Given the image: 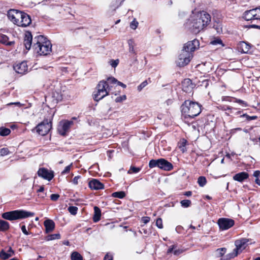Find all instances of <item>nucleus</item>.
<instances>
[{
    "mask_svg": "<svg viewBox=\"0 0 260 260\" xmlns=\"http://www.w3.org/2000/svg\"><path fill=\"white\" fill-rule=\"evenodd\" d=\"M210 21V15L203 11L191 16L184 24V26L193 33L198 34L203 30Z\"/></svg>",
    "mask_w": 260,
    "mask_h": 260,
    "instance_id": "f257e3e1",
    "label": "nucleus"
},
{
    "mask_svg": "<svg viewBox=\"0 0 260 260\" xmlns=\"http://www.w3.org/2000/svg\"><path fill=\"white\" fill-rule=\"evenodd\" d=\"M32 48L39 54L47 55L52 51V44L44 36L39 35L34 38Z\"/></svg>",
    "mask_w": 260,
    "mask_h": 260,
    "instance_id": "f03ea898",
    "label": "nucleus"
},
{
    "mask_svg": "<svg viewBox=\"0 0 260 260\" xmlns=\"http://www.w3.org/2000/svg\"><path fill=\"white\" fill-rule=\"evenodd\" d=\"M202 106L198 103L189 100L185 101L181 105V112L185 118H193L198 116L202 111Z\"/></svg>",
    "mask_w": 260,
    "mask_h": 260,
    "instance_id": "7ed1b4c3",
    "label": "nucleus"
},
{
    "mask_svg": "<svg viewBox=\"0 0 260 260\" xmlns=\"http://www.w3.org/2000/svg\"><path fill=\"white\" fill-rule=\"evenodd\" d=\"M34 215V212L23 210H16L3 213L2 217L6 220L12 221L32 217Z\"/></svg>",
    "mask_w": 260,
    "mask_h": 260,
    "instance_id": "20e7f679",
    "label": "nucleus"
},
{
    "mask_svg": "<svg viewBox=\"0 0 260 260\" xmlns=\"http://www.w3.org/2000/svg\"><path fill=\"white\" fill-rule=\"evenodd\" d=\"M96 89L97 91L93 94V99L99 101L109 94L110 88L106 81L102 80L98 84Z\"/></svg>",
    "mask_w": 260,
    "mask_h": 260,
    "instance_id": "39448f33",
    "label": "nucleus"
},
{
    "mask_svg": "<svg viewBox=\"0 0 260 260\" xmlns=\"http://www.w3.org/2000/svg\"><path fill=\"white\" fill-rule=\"evenodd\" d=\"M249 240L246 238H242L235 241V245L236 248L233 250V252L229 253L226 256V259H231L238 255L248 246V242Z\"/></svg>",
    "mask_w": 260,
    "mask_h": 260,
    "instance_id": "423d86ee",
    "label": "nucleus"
},
{
    "mask_svg": "<svg viewBox=\"0 0 260 260\" xmlns=\"http://www.w3.org/2000/svg\"><path fill=\"white\" fill-rule=\"evenodd\" d=\"M149 167L150 168L158 167L166 171H171L173 168V165L164 158L150 160L149 162Z\"/></svg>",
    "mask_w": 260,
    "mask_h": 260,
    "instance_id": "0eeeda50",
    "label": "nucleus"
},
{
    "mask_svg": "<svg viewBox=\"0 0 260 260\" xmlns=\"http://www.w3.org/2000/svg\"><path fill=\"white\" fill-rule=\"evenodd\" d=\"M192 57V53L188 52L182 49L177 61L178 66L180 67L185 66L190 61Z\"/></svg>",
    "mask_w": 260,
    "mask_h": 260,
    "instance_id": "6e6552de",
    "label": "nucleus"
},
{
    "mask_svg": "<svg viewBox=\"0 0 260 260\" xmlns=\"http://www.w3.org/2000/svg\"><path fill=\"white\" fill-rule=\"evenodd\" d=\"M51 128V122L45 119L39 123L36 127L37 132L40 135L45 136L48 133Z\"/></svg>",
    "mask_w": 260,
    "mask_h": 260,
    "instance_id": "1a4fd4ad",
    "label": "nucleus"
},
{
    "mask_svg": "<svg viewBox=\"0 0 260 260\" xmlns=\"http://www.w3.org/2000/svg\"><path fill=\"white\" fill-rule=\"evenodd\" d=\"M73 123V121L72 120H65L60 122L58 126V131L59 134L63 136H66Z\"/></svg>",
    "mask_w": 260,
    "mask_h": 260,
    "instance_id": "9d476101",
    "label": "nucleus"
},
{
    "mask_svg": "<svg viewBox=\"0 0 260 260\" xmlns=\"http://www.w3.org/2000/svg\"><path fill=\"white\" fill-rule=\"evenodd\" d=\"M218 224L220 229L222 230H228L234 225V220L226 218H221L218 220Z\"/></svg>",
    "mask_w": 260,
    "mask_h": 260,
    "instance_id": "9b49d317",
    "label": "nucleus"
},
{
    "mask_svg": "<svg viewBox=\"0 0 260 260\" xmlns=\"http://www.w3.org/2000/svg\"><path fill=\"white\" fill-rule=\"evenodd\" d=\"M20 19L17 22V24L19 26L26 27L28 26L31 21L30 17L25 13L21 12L20 14Z\"/></svg>",
    "mask_w": 260,
    "mask_h": 260,
    "instance_id": "f8f14e48",
    "label": "nucleus"
},
{
    "mask_svg": "<svg viewBox=\"0 0 260 260\" xmlns=\"http://www.w3.org/2000/svg\"><path fill=\"white\" fill-rule=\"evenodd\" d=\"M199 42L197 39H194L191 41H188L184 45L183 49L190 52L193 54V52L199 47Z\"/></svg>",
    "mask_w": 260,
    "mask_h": 260,
    "instance_id": "ddd939ff",
    "label": "nucleus"
},
{
    "mask_svg": "<svg viewBox=\"0 0 260 260\" xmlns=\"http://www.w3.org/2000/svg\"><path fill=\"white\" fill-rule=\"evenodd\" d=\"M38 175L39 177L48 181H50L54 177L53 172L52 171H49L44 168L39 169Z\"/></svg>",
    "mask_w": 260,
    "mask_h": 260,
    "instance_id": "4468645a",
    "label": "nucleus"
},
{
    "mask_svg": "<svg viewBox=\"0 0 260 260\" xmlns=\"http://www.w3.org/2000/svg\"><path fill=\"white\" fill-rule=\"evenodd\" d=\"M20 14H21V11L11 9L8 11L7 16L11 21H12L14 24H17V22L18 21V19H20Z\"/></svg>",
    "mask_w": 260,
    "mask_h": 260,
    "instance_id": "2eb2a0df",
    "label": "nucleus"
},
{
    "mask_svg": "<svg viewBox=\"0 0 260 260\" xmlns=\"http://www.w3.org/2000/svg\"><path fill=\"white\" fill-rule=\"evenodd\" d=\"M14 70L18 74H24L28 69L26 62L22 61L14 66Z\"/></svg>",
    "mask_w": 260,
    "mask_h": 260,
    "instance_id": "dca6fc26",
    "label": "nucleus"
},
{
    "mask_svg": "<svg viewBox=\"0 0 260 260\" xmlns=\"http://www.w3.org/2000/svg\"><path fill=\"white\" fill-rule=\"evenodd\" d=\"M89 187L91 189L100 190L104 188V185L99 180L96 179H92L89 182Z\"/></svg>",
    "mask_w": 260,
    "mask_h": 260,
    "instance_id": "f3484780",
    "label": "nucleus"
},
{
    "mask_svg": "<svg viewBox=\"0 0 260 260\" xmlns=\"http://www.w3.org/2000/svg\"><path fill=\"white\" fill-rule=\"evenodd\" d=\"M32 41V36L30 32L26 31L25 33L24 38V45L27 50H29L31 48Z\"/></svg>",
    "mask_w": 260,
    "mask_h": 260,
    "instance_id": "a211bd4d",
    "label": "nucleus"
},
{
    "mask_svg": "<svg viewBox=\"0 0 260 260\" xmlns=\"http://www.w3.org/2000/svg\"><path fill=\"white\" fill-rule=\"evenodd\" d=\"M250 48V44L244 41L240 42L238 45V49L239 51L243 53H247Z\"/></svg>",
    "mask_w": 260,
    "mask_h": 260,
    "instance_id": "6ab92c4d",
    "label": "nucleus"
},
{
    "mask_svg": "<svg viewBox=\"0 0 260 260\" xmlns=\"http://www.w3.org/2000/svg\"><path fill=\"white\" fill-rule=\"evenodd\" d=\"M14 251L11 247H9L8 250L6 251L4 250H2L0 252V257L3 259H7L9 257L14 255Z\"/></svg>",
    "mask_w": 260,
    "mask_h": 260,
    "instance_id": "aec40b11",
    "label": "nucleus"
},
{
    "mask_svg": "<svg viewBox=\"0 0 260 260\" xmlns=\"http://www.w3.org/2000/svg\"><path fill=\"white\" fill-rule=\"evenodd\" d=\"M193 85L191 80L185 79L182 82V89L186 92H189L191 91Z\"/></svg>",
    "mask_w": 260,
    "mask_h": 260,
    "instance_id": "412c9836",
    "label": "nucleus"
},
{
    "mask_svg": "<svg viewBox=\"0 0 260 260\" xmlns=\"http://www.w3.org/2000/svg\"><path fill=\"white\" fill-rule=\"evenodd\" d=\"M249 175L245 172H242L235 174L233 178L235 181L240 182H243L244 180L248 178Z\"/></svg>",
    "mask_w": 260,
    "mask_h": 260,
    "instance_id": "4be33fe9",
    "label": "nucleus"
},
{
    "mask_svg": "<svg viewBox=\"0 0 260 260\" xmlns=\"http://www.w3.org/2000/svg\"><path fill=\"white\" fill-rule=\"evenodd\" d=\"M46 233L51 232L55 228V223L51 219H47L44 222Z\"/></svg>",
    "mask_w": 260,
    "mask_h": 260,
    "instance_id": "5701e85b",
    "label": "nucleus"
},
{
    "mask_svg": "<svg viewBox=\"0 0 260 260\" xmlns=\"http://www.w3.org/2000/svg\"><path fill=\"white\" fill-rule=\"evenodd\" d=\"M253 9L246 11L243 16V18L246 21L255 20V14Z\"/></svg>",
    "mask_w": 260,
    "mask_h": 260,
    "instance_id": "b1692460",
    "label": "nucleus"
},
{
    "mask_svg": "<svg viewBox=\"0 0 260 260\" xmlns=\"http://www.w3.org/2000/svg\"><path fill=\"white\" fill-rule=\"evenodd\" d=\"M242 111L238 110V109L236 108H234L231 106H229V110L228 112H225V114L226 115L228 116H234L235 115H238L242 113Z\"/></svg>",
    "mask_w": 260,
    "mask_h": 260,
    "instance_id": "393cba45",
    "label": "nucleus"
},
{
    "mask_svg": "<svg viewBox=\"0 0 260 260\" xmlns=\"http://www.w3.org/2000/svg\"><path fill=\"white\" fill-rule=\"evenodd\" d=\"M9 38L5 35L0 34V43L7 46H12L14 44V41H9Z\"/></svg>",
    "mask_w": 260,
    "mask_h": 260,
    "instance_id": "a878e982",
    "label": "nucleus"
},
{
    "mask_svg": "<svg viewBox=\"0 0 260 260\" xmlns=\"http://www.w3.org/2000/svg\"><path fill=\"white\" fill-rule=\"evenodd\" d=\"M101 211L100 209L97 207L95 206L94 207V215L93 216V221L94 222H98L101 219Z\"/></svg>",
    "mask_w": 260,
    "mask_h": 260,
    "instance_id": "bb28decb",
    "label": "nucleus"
},
{
    "mask_svg": "<svg viewBox=\"0 0 260 260\" xmlns=\"http://www.w3.org/2000/svg\"><path fill=\"white\" fill-rule=\"evenodd\" d=\"M9 223L5 220L0 219V232H5L10 229Z\"/></svg>",
    "mask_w": 260,
    "mask_h": 260,
    "instance_id": "cd10ccee",
    "label": "nucleus"
},
{
    "mask_svg": "<svg viewBox=\"0 0 260 260\" xmlns=\"http://www.w3.org/2000/svg\"><path fill=\"white\" fill-rule=\"evenodd\" d=\"M71 260H83V257L78 252H73L71 255Z\"/></svg>",
    "mask_w": 260,
    "mask_h": 260,
    "instance_id": "c85d7f7f",
    "label": "nucleus"
},
{
    "mask_svg": "<svg viewBox=\"0 0 260 260\" xmlns=\"http://www.w3.org/2000/svg\"><path fill=\"white\" fill-rule=\"evenodd\" d=\"M213 28L216 30L217 33L220 34L222 32V25L219 22L216 21L214 24Z\"/></svg>",
    "mask_w": 260,
    "mask_h": 260,
    "instance_id": "c756f323",
    "label": "nucleus"
},
{
    "mask_svg": "<svg viewBox=\"0 0 260 260\" xmlns=\"http://www.w3.org/2000/svg\"><path fill=\"white\" fill-rule=\"evenodd\" d=\"M128 44L129 46V52L136 55V53L134 49V42L133 40L131 39L128 40Z\"/></svg>",
    "mask_w": 260,
    "mask_h": 260,
    "instance_id": "7c9ffc66",
    "label": "nucleus"
},
{
    "mask_svg": "<svg viewBox=\"0 0 260 260\" xmlns=\"http://www.w3.org/2000/svg\"><path fill=\"white\" fill-rule=\"evenodd\" d=\"M11 130L9 128L1 127H0V135L2 136H7L10 134Z\"/></svg>",
    "mask_w": 260,
    "mask_h": 260,
    "instance_id": "2f4dec72",
    "label": "nucleus"
},
{
    "mask_svg": "<svg viewBox=\"0 0 260 260\" xmlns=\"http://www.w3.org/2000/svg\"><path fill=\"white\" fill-rule=\"evenodd\" d=\"M112 196L114 198L123 199L125 196V193L123 191L114 192L112 193Z\"/></svg>",
    "mask_w": 260,
    "mask_h": 260,
    "instance_id": "473e14b6",
    "label": "nucleus"
},
{
    "mask_svg": "<svg viewBox=\"0 0 260 260\" xmlns=\"http://www.w3.org/2000/svg\"><path fill=\"white\" fill-rule=\"evenodd\" d=\"M60 238V235L59 234H54L49 235L46 237V239L47 241H51L55 239H59Z\"/></svg>",
    "mask_w": 260,
    "mask_h": 260,
    "instance_id": "72a5a7b5",
    "label": "nucleus"
},
{
    "mask_svg": "<svg viewBox=\"0 0 260 260\" xmlns=\"http://www.w3.org/2000/svg\"><path fill=\"white\" fill-rule=\"evenodd\" d=\"M187 141L185 139H182L179 143V148L180 149L181 151L182 152H184L186 150V144Z\"/></svg>",
    "mask_w": 260,
    "mask_h": 260,
    "instance_id": "f704fd0d",
    "label": "nucleus"
},
{
    "mask_svg": "<svg viewBox=\"0 0 260 260\" xmlns=\"http://www.w3.org/2000/svg\"><path fill=\"white\" fill-rule=\"evenodd\" d=\"M198 183L201 187L204 186L207 183L206 178L204 176H200L198 178Z\"/></svg>",
    "mask_w": 260,
    "mask_h": 260,
    "instance_id": "c9c22d12",
    "label": "nucleus"
},
{
    "mask_svg": "<svg viewBox=\"0 0 260 260\" xmlns=\"http://www.w3.org/2000/svg\"><path fill=\"white\" fill-rule=\"evenodd\" d=\"M53 97L56 100L57 102L61 101L63 99V94L58 92H54Z\"/></svg>",
    "mask_w": 260,
    "mask_h": 260,
    "instance_id": "e433bc0d",
    "label": "nucleus"
},
{
    "mask_svg": "<svg viewBox=\"0 0 260 260\" xmlns=\"http://www.w3.org/2000/svg\"><path fill=\"white\" fill-rule=\"evenodd\" d=\"M78 208L76 206H70L68 208L69 212L73 215H75L77 213Z\"/></svg>",
    "mask_w": 260,
    "mask_h": 260,
    "instance_id": "4c0bfd02",
    "label": "nucleus"
},
{
    "mask_svg": "<svg viewBox=\"0 0 260 260\" xmlns=\"http://www.w3.org/2000/svg\"><path fill=\"white\" fill-rule=\"evenodd\" d=\"M181 206L184 208H187L191 205V202L189 200H183L181 201Z\"/></svg>",
    "mask_w": 260,
    "mask_h": 260,
    "instance_id": "58836bf2",
    "label": "nucleus"
},
{
    "mask_svg": "<svg viewBox=\"0 0 260 260\" xmlns=\"http://www.w3.org/2000/svg\"><path fill=\"white\" fill-rule=\"evenodd\" d=\"M141 170V168L135 167L134 166H131L129 170L128 171L127 173L132 174V173H137L139 172Z\"/></svg>",
    "mask_w": 260,
    "mask_h": 260,
    "instance_id": "ea45409f",
    "label": "nucleus"
},
{
    "mask_svg": "<svg viewBox=\"0 0 260 260\" xmlns=\"http://www.w3.org/2000/svg\"><path fill=\"white\" fill-rule=\"evenodd\" d=\"M233 102L238 103L240 105H241L243 107H246L248 106V104L246 102H245L242 100H240V99H238L235 98L233 99Z\"/></svg>",
    "mask_w": 260,
    "mask_h": 260,
    "instance_id": "a19ab883",
    "label": "nucleus"
},
{
    "mask_svg": "<svg viewBox=\"0 0 260 260\" xmlns=\"http://www.w3.org/2000/svg\"><path fill=\"white\" fill-rule=\"evenodd\" d=\"M260 175V171L258 170H256L254 172L253 176L256 178L255 182V183L260 186V180L259 178V176Z\"/></svg>",
    "mask_w": 260,
    "mask_h": 260,
    "instance_id": "79ce46f5",
    "label": "nucleus"
},
{
    "mask_svg": "<svg viewBox=\"0 0 260 260\" xmlns=\"http://www.w3.org/2000/svg\"><path fill=\"white\" fill-rule=\"evenodd\" d=\"M253 10L255 14V19L256 20L260 19V6L253 9Z\"/></svg>",
    "mask_w": 260,
    "mask_h": 260,
    "instance_id": "37998d69",
    "label": "nucleus"
},
{
    "mask_svg": "<svg viewBox=\"0 0 260 260\" xmlns=\"http://www.w3.org/2000/svg\"><path fill=\"white\" fill-rule=\"evenodd\" d=\"M147 80H145L142 82L138 87L137 89L139 91H141L145 87L148 85Z\"/></svg>",
    "mask_w": 260,
    "mask_h": 260,
    "instance_id": "c03bdc74",
    "label": "nucleus"
},
{
    "mask_svg": "<svg viewBox=\"0 0 260 260\" xmlns=\"http://www.w3.org/2000/svg\"><path fill=\"white\" fill-rule=\"evenodd\" d=\"M10 151L7 148H3L0 149V155L1 156H5L9 154Z\"/></svg>",
    "mask_w": 260,
    "mask_h": 260,
    "instance_id": "a18cd8bd",
    "label": "nucleus"
},
{
    "mask_svg": "<svg viewBox=\"0 0 260 260\" xmlns=\"http://www.w3.org/2000/svg\"><path fill=\"white\" fill-rule=\"evenodd\" d=\"M156 225L159 228V229H162L163 225H162V219L160 218H158L156 219Z\"/></svg>",
    "mask_w": 260,
    "mask_h": 260,
    "instance_id": "49530a36",
    "label": "nucleus"
},
{
    "mask_svg": "<svg viewBox=\"0 0 260 260\" xmlns=\"http://www.w3.org/2000/svg\"><path fill=\"white\" fill-rule=\"evenodd\" d=\"M126 99V95H123L122 96H117L116 99H115V102L116 103H120V102H122L123 101H124Z\"/></svg>",
    "mask_w": 260,
    "mask_h": 260,
    "instance_id": "de8ad7c7",
    "label": "nucleus"
},
{
    "mask_svg": "<svg viewBox=\"0 0 260 260\" xmlns=\"http://www.w3.org/2000/svg\"><path fill=\"white\" fill-rule=\"evenodd\" d=\"M72 166V164L66 167L62 171L61 174L63 175V174L69 173L71 170V168Z\"/></svg>",
    "mask_w": 260,
    "mask_h": 260,
    "instance_id": "09e8293b",
    "label": "nucleus"
},
{
    "mask_svg": "<svg viewBox=\"0 0 260 260\" xmlns=\"http://www.w3.org/2000/svg\"><path fill=\"white\" fill-rule=\"evenodd\" d=\"M110 64L113 68H115L117 66V65L119 63V60L116 59V60H111L110 61Z\"/></svg>",
    "mask_w": 260,
    "mask_h": 260,
    "instance_id": "8fccbe9b",
    "label": "nucleus"
},
{
    "mask_svg": "<svg viewBox=\"0 0 260 260\" xmlns=\"http://www.w3.org/2000/svg\"><path fill=\"white\" fill-rule=\"evenodd\" d=\"M117 80L114 77H110L107 79V81H106L108 84L112 83L114 84L117 82Z\"/></svg>",
    "mask_w": 260,
    "mask_h": 260,
    "instance_id": "3c124183",
    "label": "nucleus"
},
{
    "mask_svg": "<svg viewBox=\"0 0 260 260\" xmlns=\"http://www.w3.org/2000/svg\"><path fill=\"white\" fill-rule=\"evenodd\" d=\"M138 25V22L135 20H133L130 24V27L133 29H136Z\"/></svg>",
    "mask_w": 260,
    "mask_h": 260,
    "instance_id": "603ef678",
    "label": "nucleus"
},
{
    "mask_svg": "<svg viewBox=\"0 0 260 260\" xmlns=\"http://www.w3.org/2000/svg\"><path fill=\"white\" fill-rule=\"evenodd\" d=\"M230 106L227 105H220L218 107L219 109L223 111L228 112Z\"/></svg>",
    "mask_w": 260,
    "mask_h": 260,
    "instance_id": "864d4df0",
    "label": "nucleus"
},
{
    "mask_svg": "<svg viewBox=\"0 0 260 260\" xmlns=\"http://www.w3.org/2000/svg\"><path fill=\"white\" fill-rule=\"evenodd\" d=\"M226 249L225 248H221L217 249L216 251L218 252L220 256H222L226 252Z\"/></svg>",
    "mask_w": 260,
    "mask_h": 260,
    "instance_id": "5fc2aeb1",
    "label": "nucleus"
},
{
    "mask_svg": "<svg viewBox=\"0 0 260 260\" xmlns=\"http://www.w3.org/2000/svg\"><path fill=\"white\" fill-rule=\"evenodd\" d=\"M59 198V195L58 194H52L50 196V199L53 201H56Z\"/></svg>",
    "mask_w": 260,
    "mask_h": 260,
    "instance_id": "6e6d98bb",
    "label": "nucleus"
},
{
    "mask_svg": "<svg viewBox=\"0 0 260 260\" xmlns=\"http://www.w3.org/2000/svg\"><path fill=\"white\" fill-rule=\"evenodd\" d=\"M183 252V250L181 249H174L173 253L175 255H179Z\"/></svg>",
    "mask_w": 260,
    "mask_h": 260,
    "instance_id": "4d7b16f0",
    "label": "nucleus"
},
{
    "mask_svg": "<svg viewBox=\"0 0 260 260\" xmlns=\"http://www.w3.org/2000/svg\"><path fill=\"white\" fill-rule=\"evenodd\" d=\"M150 219V218L149 217L145 216L142 218L141 220L144 223L146 224L149 222Z\"/></svg>",
    "mask_w": 260,
    "mask_h": 260,
    "instance_id": "13d9d810",
    "label": "nucleus"
},
{
    "mask_svg": "<svg viewBox=\"0 0 260 260\" xmlns=\"http://www.w3.org/2000/svg\"><path fill=\"white\" fill-rule=\"evenodd\" d=\"M211 44L213 45H217L222 44V41L220 39H215L211 42Z\"/></svg>",
    "mask_w": 260,
    "mask_h": 260,
    "instance_id": "bf43d9fd",
    "label": "nucleus"
},
{
    "mask_svg": "<svg viewBox=\"0 0 260 260\" xmlns=\"http://www.w3.org/2000/svg\"><path fill=\"white\" fill-rule=\"evenodd\" d=\"M176 246L174 245L170 246L167 250V253L169 254V253L173 252V251H174V249L176 248Z\"/></svg>",
    "mask_w": 260,
    "mask_h": 260,
    "instance_id": "052dcab7",
    "label": "nucleus"
},
{
    "mask_svg": "<svg viewBox=\"0 0 260 260\" xmlns=\"http://www.w3.org/2000/svg\"><path fill=\"white\" fill-rule=\"evenodd\" d=\"M80 178V176H76L74 178V179H73V183L75 184V185H77L78 183V179Z\"/></svg>",
    "mask_w": 260,
    "mask_h": 260,
    "instance_id": "680f3d73",
    "label": "nucleus"
},
{
    "mask_svg": "<svg viewBox=\"0 0 260 260\" xmlns=\"http://www.w3.org/2000/svg\"><path fill=\"white\" fill-rule=\"evenodd\" d=\"M234 98H231V97H223L222 98V101H227L230 102H233V99Z\"/></svg>",
    "mask_w": 260,
    "mask_h": 260,
    "instance_id": "e2e57ef3",
    "label": "nucleus"
},
{
    "mask_svg": "<svg viewBox=\"0 0 260 260\" xmlns=\"http://www.w3.org/2000/svg\"><path fill=\"white\" fill-rule=\"evenodd\" d=\"M21 230L24 234H25L26 235H27L29 234L28 232L27 231V230L26 229V227L25 225H22L21 226Z\"/></svg>",
    "mask_w": 260,
    "mask_h": 260,
    "instance_id": "0e129e2a",
    "label": "nucleus"
},
{
    "mask_svg": "<svg viewBox=\"0 0 260 260\" xmlns=\"http://www.w3.org/2000/svg\"><path fill=\"white\" fill-rule=\"evenodd\" d=\"M15 105V106H17L18 107H20L22 106V104L20 103V102H15V103H10L8 104V105Z\"/></svg>",
    "mask_w": 260,
    "mask_h": 260,
    "instance_id": "69168bd1",
    "label": "nucleus"
},
{
    "mask_svg": "<svg viewBox=\"0 0 260 260\" xmlns=\"http://www.w3.org/2000/svg\"><path fill=\"white\" fill-rule=\"evenodd\" d=\"M257 118V116H249V117H248V120L247 121H251V120H255Z\"/></svg>",
    "mask_w": 260,
    "mask_h": 260,
    "instance_id": "338daca9",
    "label": "nucleus"
},
{
    "mask_svg": "<svg viewBox=\"0 0 260 260\" xmlns=\"http://www.w3.org/2000/svg\"><path fill=\"white\" fill-rule=\"evenodd\" d=\"M104 260H113V258L112 256L109 255L108 254H106L105 256Z\"/></svg>",
    "mask_w": 260,
    "mask_h": 260,
    "instance_id": "774afa93",
    "label": "nucleus"
}]
</instances>
